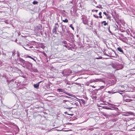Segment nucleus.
I'll use <instances>...</instances> for the list:
<instances>
[{
    "label": "nucleus",
    "mask_w": 135,
    "mask_h": 135,
    "mask_svg": "<svg viewBox=\"0 0 135 135\" xmlns=\"http://www.w3.org/2000/svg\"><path fill=\"white\" fill-rule=\"evenodd\" d=\"M109 32L110 33H111V31H110V30H109Z\"/></svg>",
    "instance_id": "33"
},
{
    "label": "nucleus",
    "mask_w": 135,
    "mask_h": 135,
    "mask_svg": "<svg viewBox=\"0 0 135 135\" xmlns=\"http://www.w3.org/2000/svg\"><path fill=\"white\" fill-rule=\"evenodd\" d=\"M106 16L107 19H110L111 18V17L108 14H107V15Z\"/></svg>",
    "instance_id": "14"
},
{
    "label": "nucleus",
    "mask_w": 135,
    "mask_h": 135,
    "mask_svg": "<svg viewBox=\"0 0 135 135\" xmlns=\"http://www.w3.org/2000/svg\"><path fill=\"white\" fill-rule=\"evenodd\" d=\"M71 73V71L70 69L65 70L62 72V74L63 76H65L66 75H69Z\"/></svg>",
    "instance_id": "3"
},
{
    "label": "nucleus",
    "mask_w": 135,
    "mask_h": 135,
    "mask_svg": "<svg viewBox=\"0 0 135 135\" xmlns=\"http://www.w3.org/2000/svg\"><path fill=\"white\" fill-rule=\"evenodd\" d=\"M117 49L120 52L121 54H123V51L121 48L120 47H118L117 48Z\"/></svg>",
    "instance_id": "9"
},
{
    "label": "nucleus",
    "mask_w": 135,
    "mask_h": 135,
    "mask_svg": "<svg viewBox=\"0 0 135 135\" xmlns=\"http://www.w3.org/2000/svg\"><path fill=\"white\" fill-rule=\"evenodd\" d=\"M95 17H96V18H98V16H95Z\"/></svg>",
    "instance_id": "31"
},
{
    "label": "nucleus",
    "mask_w": 135,
    "mask_h": 135,
    "mask_svg": "<svg viewBox=\"0 0 135 135\" xmlns=\"http://www.w3.org/2000/svg\"><path fill=\"white\" fill-rule=\"evenodd\" d=\"M103 13L104 14L105 16H106L107 15V13L106 12H103Z\"/></svg>",
    "instance_id": "23"
},
{
    "label": "nucleus",
    "mask_w": 135,
    "mask_h": 135,
    "mask_svg": "<svg viewBox=\"0 0 135 135\" xmlns=\"http://www.w3.org/2000/svg\"><path fill=\"white\" fill-rule=\"evenodd\" d=\"M27 57H28V58H30L32 59H33V57H32L31 56H29V55H27Z\"/></svg>",
    "instance_id": "18"
},
{
    "label": "nucleus",
    "mask_w": 135,
    "mask_h": 135,
    "mask_svg": "<svg viewBox=\"0 0 135 135\" xmlns=\"http://www.w3.org/2000/svg\"><path fill=\"white\" fill-rule=\"evenodd\" d=\"M65 46L66 47H67V46L66 45H65Z\"/></svg>",
    "instance_id": "36"
},
{
    "label": "nucleus",
    "mask_w": 135,
    "mask_h": 135,
    "mask_svg": "<svg viewBox=\"0 0 135 135\" xmlns=\"http://www.w3.org/2000/svg\"><path fill=\"white\" fill-rule=\"evenodd\" d=\"M19 60L20 62V64L22 66L27 69H30L32 68V64L27 61H26L20 58Z\"/></svg>",
    "instance_id": "1"
},
{
    "label": "nucleus",
    "mask_w": 135,
    "mask_h": 135,
    "mask_svg": "<svg viewBox=\"0 0 135 135\" xmlns=\"http://www.w3.org/2000/svg\"><path fill=\"white\" fill-rule=\"evenodd\" d=\"M66 42V41L64 42V44H65Z\"/></svg>",
    "instance_id": "37"
},
{
    "label": "nucleus",
    "mask_w": 135,
    "mask_h": 135,
    "mask_svg": "<svg viewBox=\"0 0 135 135\" xmlns=\"http://www.w3.org/2000/svg\"><path fill=\"white\" fill-rule=\"evenodd\" d=\"M69 27H71L73 30H74V28L73 27L72 24H71L70 25Z\"/></svg>",
    "instance_id": "17"
},
{
    "label": "nucleus",
    "mask_w": 135,
    "mask_h": 135,
    "mask_svg": "<svg viewBox=\"0 0 135 135\" xmlns=\"http://www.w3.org/2000/svg\"><path fill=\"white\" fill-rule=\"evenodd\" d=\"M59 26H55L54 28V29H55L56 30L58 28Z\"/></svg>",
    "instance_id": "21"
},
{
    "label": "nucleus",
    "mask_w": 135,
    "mask_h": 135,
    "mask_svg": "<svg viewBox=\"0 0 135 135\" xmlns=\"http://www.w3.org/2000/svg\"><path fill=\"white\" fill-rule=\"evenodd\" d=\"M57 91L59 92H61L64 93L65 91L62 89H57Z\"/></svg>",
    "instance_id": "10"
},
{
    "label": "nucleus",
    "mask_w": 135,
    "mask_h": 135,
    "mask_svg": "<svg viewBox=\"0 0 135 135\" xmlns=\"http://www.w3.org/2000/svg\"><path fill=\"white\" fill-rule=\"evenodd\" d=\"M127 42L129 44H134L135 43L134 37L132 38L129 37L127 39Z\"/></svg>",
    "instance_id": "4"
},
{
    "label": "nucleus",
    "mask_w": 135,
    "mask_h": 135,
    "mask_svg": "<svg viewBox=\"0 0 135 135\" xmlns=\"http://www.w3.org/2000/svg\"><path fill=\"white\" fill-rule=\"evenodd\" d=\"M108 30H110V27H108Z\"/></svg>",
    "instance_id": "32"
},
{
    "label": "nucleus",
    "mask_w": 135,
    "mask_h": 135,
    "mask_svg": "<svg viewBox=\"0 0 135 135\" xmlns=\"http://www.w3.org/2000/svg\"><path fill=\"white\" fill-rule=\"evenodd\" d=\"M93 80L94 82H103L104 84V85L101 86L100 87V88L101 89H103L106 86L105 85V78H104L103 79L99 78V79H97L95 80Z\"/></svg>",
    "instance_id": "2"
},
{
    "label": "nucleus",
    "mask_w": 135,
    "mask_h": 135,
    "mask_svg": "<svg viewBox=\"0 0 135 135\" xmlns=\"http://www.w3.org/2000/svg\"><path fill=\"white\" fill-rule=\"evenodd\" d=\"M94 16L95 17V16L94 15Z\"/></svg>",
    "instance_id": "38"
},
{
    "label": "nucleus",
    "mask_w": 135,
    "mask_h": 135,
    "mask_svg": "<svg viewBox=\"0 0 135 135\" xmlns=\"http://www.w3.org/2000/svg\"><path fill=\"white\" fill-rule=\"evenodd\" d=\"M114 90V89H113V90H112L111 91H109L108 92L109 93H115L117 92V91L113 92V91H115V90Z\"/></svg>",
    "instance_id": "12"
},
{
    "label": "nucleus",
    "mask_w": 135,
    "mask_h": 135,
    "mask_svg": "<svg viewBox=\"0 0 135 135\" xmlns=\"http://www.w3.org/2000/svg\"><path fill=\"white\" fill-rule=\"evenodd\" d=\"M67 112H64V113L65 114H67Z\"/></svg>",
    "instance_id": "30"
},
{
    "label": "nucleus",
    "mask_w": 135,
    "mask_h": 135,
    "mask_svg": "<svg viewBox=\"0 0 135 135\" xmlns=\"http://www.w3.org/2000/svg\"><path fill=\"white\" fill-rule=\"evenodd\" d=\"M33 59L35 61H36V60L35 59H34V58H33V59Z\"/></svg>",
    "instance_id": "28"
},
{
    "label": "nucleus",
    "mask_w": 135,
    "mask_h": 135,
    "mask_svg": "<svg viewBox=\"0 0 135 135\" xmlns=\"http://www.w3.org/2000/svg\"><path fill=\"white\" fill-rule=\"evenodd\" d=\"M57 31L55 29L53 28L52 30V32L53 33H55L56 34V33Z\"/></svg>",
    "instance_id": "13"
},
{
    "label": "nucleus",
    "mask_w": 135,
    "mask_h": 135,
    "mask_svg": "<svg viewBox=\"0 0 135 135\" xmlns=\"http://www.w3.org/2000/svg\"><path fill=\"white\" fill-rule=\"evenodd\" d=\"M131 100H135V98H132V99H130Z\"/></svg>",
    "instance_id": "19"
},
{
    "label": "nucleus",
    "mask_w": 135,
    "mask_h": 135,
    "mask_svg": "<svg viewBox=\"0 0 135 135\" xmlns=\"http://www.w3.org/2000/svg\"><path fill=\"white\" fill-rule=\"evenodd\" d=\"M99 17L101 18H102V16L101 15H100L99 16Z\"/></svg>",
    "instance_id": "27"
},
{
    "label": "nucleus",
    "mask_w": 135,
    "mask_h": 135,
    "mask_svg": "<svg viewBox=\"0 0 135 135\" xmlns=\"http://www.w3.org/2000/svg\"><path fill=\"white\" fill-rule=\"evenodd\" d=\"M99 15H101V14H102V12H100L99 13Z\"/></svg>",
    "instance_id": "26"
},
{
    "label": "nucleus",
    "mask_w": 135,
    "mask_h": 135,
    "mask_svg": "<svg viewBox=\"0 0 135 135\" xmlns=\"http://www.w3.org/2000/svg\"><path fill=\"white\" fill-rule=\"evenodd\" d=\"M112 85V81L110 80L108 81L107 82H105V85L106 86H109Z\"/></svg>",
    "instance_id": "7"
},
{
    "label": "nucleus",
    "mask_w": 135,
    "mask_h": 135,
    "mask_svg": "<svg viewBox=\"0 0 135 135\" xmlns=\"http://www.w3.org/2000/svg\"><path fill=\"white\" fill-rule=\"evenodd\" d=\"M101 23L102 24H103V25L104 26H105L107 25V23L106 22V21H104L103 22H102Z\"/></svg>",
    "instance_id": "11"
},
{
    "label": "nucleus",
    "mask_w": 135,
    "mask_h": 135,
    "mask_svg": "<svg viewBox=\"0 0 135 135\" xmlns=\"http://www.w3.org/2000/svg\"><path fill=\"white\" fill-rule=\"evenodd\" d=\"M38 3V2L37 1H34L33 2V4H36Z\"/></svg>",
    "instance_id": "16"
},
{
    "label": "nucleus",
    "mask_w": 135,
    "mask_h": 135,
    "mask_svg": "<svg viewBox=\"0 0 135 135\" xmlns=\"http://www.w3.org/2000/svg\"><path fill=\"white\" fill-rule=\"evenodd\" d=\"M63 106L64 108L67 109H70L73 108V107H70V106L68 105L67 104V102L66 103L64 104Z\"/></svg>",
    "instance_id": "6"
},
{
    "label": "nucleus",
    "mask_w": 135,
    "mask_h": 135,
    "mask_svg": "<svg viewBox=\"0 0 135 135\" xmlns=\"http://www.w3.org/2000/svg\"><path fill=\"white\" fill-rule=\"evenodd\" d=\"M42 82V81H41L40 82H39L37 84H34V87L35 88L38 89V88L39 86L40 83H41Z\"/></svg>",
    "instance_id": "8"
},
{
    "label": "nucleus",
    "mask_w": 135,
    "mask_h": 135,
    "mask_svg": "<svg viewBox=\"0 0 135 135\" xmlns=\"http://www.w3.org/2000/svg\"><path fill=\"white\" fill-rule=\"evenodd\" d=\"M62 21L64 22L67 23L68 22V20L66 19L65 20H63Z\"/></svg>",
    "instance_id": "15"
},
{
    "label": "nucleus",
    "mask_w": 135,
    "mask_h": 135,
    "mask_svg": "<svg viewBox=\"0 0 135 135\" xmlns=\"http://www.w3.org/2000/svg\"><path fill=\"white\" fill-rule=\"evenodd\" d=\"M67 104L69 106H70L71 107H73V108L77 106V104L74 102L71 103V102H68Z\"/></svg>",
    "instance_id": "5"
},
{
    "label": "nucleus",
    "mask_w": 135,
    "mask_h": 135,
    "mask_svg": "<svg viewBox=\"0 0 135 135\" xmlns=\"http://www.w3.org/2000/svg\"><path fill=\"white\" fill-rule=\"evenodd\" d=\"M102 57L100 56V57L97 58V59H102Z\"/></svg>",
    "instance_id": "24"
},
{
    "label": "nucleus",
    "mask_w": 135,
    "mask_h": 135,
    "mask_svg": "<svg viewBox=\"0 0 135 135\" xmlns=\"http://www.w3.org/2000/svg\"><path fill=\"white\" fill-rule=\"evenodd\" d=\"M95 11L96 12H97L98 11V10H95Z\"/></svg>",
    "instance_id": "29"
},
{
    "label": "nucleus",
    "mask_w": 135,
    "mask_h": 135,
    "mask_svg": "<svg viewBox=\"0 0 135 135\" xmlns=\"http://www.w3.org/2000/svg\"><path fill=\"white\" fill-rule=\"evenodd\" d=\"M24 47V48L25 49H26V50H27V49L26 48H25L24 47Z\"/></svg>",
    "instance_id": "35"
},
{
    "label": "nucleus",
    "mask_w": 135,
    "mask_h": 135,
    "mask_svg": "<svg viewBox=\"0 0 135 135\" xmlns=\"http://www.w3.org/2000/svg\"><path fill=\"white\" fill-rule=\"evenodd\" d=\"M34 72H37V69H35L34 70Z\"/></svg>",
    "instance_id": "25"
},
{
    "label": "nucleus",
    "mask_w": 135,
    "mask_h": 135,
    "mask_svg": "<svg viewBox=\"0 0 135 135\" xmlns=\"http://www.w3.org/2000/svg\"><path fill=\"white\" fill-rule=\"evenodd\" d=\"M55 26H59L58 23H56L55 24Z\"/></svg>",
    "instance_id": "22"
},
{
    "label": "nucleus",
    "mask_w": 135,
    "mask_h": 135,
    "mask_svg": "<svg viewBox=\"0 0 135 135\" xmlns=\"http://www.w3.org/2000/svg\"><path fill=\"white\" fill-rule=\"evenodd\" d=\"M81 100L83 103H85V101L84 100L82 99Z\"/></svg>",
    "instance_id": "20"
},
{
    "label": "nucleus",
    "mask_w": 135,
    "mask_h": 135,
    "mask_svg": "<svg viewBox=\"0 0 135 135\" xmlns=\"http://www.w3.org/2000/svg\"><path fill=\"white\" fill-rule=\"evenodd\" d=\"M13 54H14V53H13V52L12 53V55H13Z\"/></svg>",
    "instance_id": "34"
}]
</instances>
